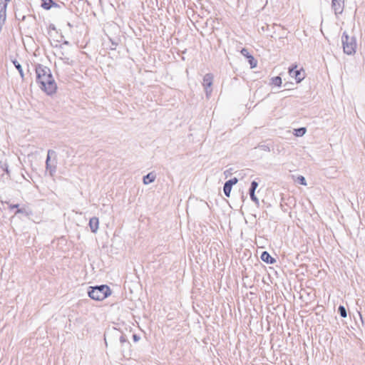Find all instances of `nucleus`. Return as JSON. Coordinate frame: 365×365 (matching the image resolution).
<instances>
[{"label": "nucleus", "mask_w": 365, "mask_h": 365, "mask_svg": "<svg viewBox=\"0 0 365 365\" xmlns=\"http://www.w3.org/2000/svg\"><path fill=\"white\" fill-rule=\"evenodd\" d=\"M6 1V4L4 6V9H6V2L9 1L10 0H4Z\"/></svg>", "instance_id": "29"}, {"label": "nucleus", "mask_w": 365, "mask_h": 365, "mask_svg": "<svg viewBox=\"0 0 365 365\" xmlns=\"http://www.w3.org/2000/svg\"><path fill=\"white\" fill-rule=\"evenodd\" d=\"M105 343L107 345V341H106V339L105 338Z\"/></svg>", "instance_id": "31"}, {"label": "nucleus", "mask_w": 365, "mask_h": 365, "mask_svg": "<svg viewBox=\"0 0 365 365\" xmlns=\"http://www.w3.org/2000/svg\"><path fill=\"white\" fill-rule=\"evenodd\" d=\"M260 258L263 262L267 264H272L276 262V259L272 257L267 251L262 252Z\"/></svg>", "instance_id": "13"}, {"label": "nucleus", "mask_w": 365, "mask_h": 365, "mask_svg": "<svg viewBox=\"0 0 365 365\" xmlns=\"http://www.w3.org/2000/svg\"><path fill=\"white\" fill-rule=\"evenodd\" d=\"M224 174H225V176H226V178H227V177H228V175H230V174H231V172H230V170H225V171L224 172Z\"/></svg>", "instance_id": "28"}, {"label": "nucleus", "mask_w": 365, "mask_h": 365, "mask_svg": "<svg viewBox=\"0 0 365 365\" xmlns=\"http://www.w3.org/2000/svg\"><path fill=\"white\" fill-rule=\"evenodd\" d=\"M60 58L61 60H63V63H66V64H68V65H71L72 64V61H70V58L66 57V56H64V53L63 52H61V56H60Z\"/></svg>", "instance_id": "21"}, {"label": "nucleus", "mask_w": 365, "mask_h": 365, "mask_svg": "<svg viewBox=\"0 0 365 365\" xmlns=\"http://www.w3.org/2000/svg\"><path fill=\"white\" fill-rule=\"evenodd\" d=\"M258 148L263 151L269 152L270 151V148L268 145L262 144L258 145Z\"/></svg>", "instance_id": "23"}, {"label": "nucleus", "mask_w": 365, "mask_h": 365, "mask_svg": "<svg viewBox=\"0 0 365 365\" xmlns=\"http://www.w3.org/2000/svg\"><path fill=\"white\" fill-rule=\"evenodd\" d=\"M41 7L46 10H49L52 7H59L58 4L55 3L53 0H41Z\"/></svg>", "instance_id": "15"}, {"label": "nucleus", "mask_w": 365, "mask_h": 365, "mask_svg": "<svg viewBox=\"0 0 365 365\" xmlns=\"http://www.w3.org/2000/svg\"><path fill=\"white\" fill-rule=\"evenodd\" d=\"M110 41H111V43H112V46H110V49L111 50H115V47L117 46V43L113 42L112 40H110Z\"/></svg>", "instance_id": "26"}, {"label": "nucleus", "mask_w": 365, "mask_h": 365, "mask_svg": "<svg viewBox=\"0 0 365 365\" xmlns=\"http://www.w3.org/2000/svg\"><path fill=\"white\" fill-rule=\"evenodd\" d=\"M338 312L339 313L340 316L343 318H346L347 317V312L346 308L340 305L338 308Z\"/></svg>", "instance_id": "19"}, {"label": "nucleus", "mask_w": 365, "mask_h": 365, "mask_svg": "<svg viewBox=\"0 0 365 365\" xmlns=\"http://www.w3.org/2000/svg\"><path fill=\"white\" fill-rule=\"evenodd\" d=\"M155 180V175L153 173H150L143 177V181L145 185H148Z\"/></svg>", "instance_id": "16"}, {"label": "nucleus", "mask_w": 365, "mask_h": 365, "mask_svg": "<svg viewBox=\"0 0 365 365\" xmlns=\"http://www.w3.org/2000/svg\"><path fill=\"white\" fill-rule=\"evenodd\" d=\"M344 0H331V6L336 14H341L344 9Z\"/></svg>", "instance_id": "11"}, {"label": "nucleus", "mask_w": 365, "mask_h": 365, "mask_svg": "<svg viewBox=\"0 0 365 365\" xmlns=\"http://www.w3.org/2000/svg\"><path fill=\"white\" fill-rule=\"evenodd\" d=\"M53 154H55V151H53L52 150H48L46 160V170L49 172V174L51 176H53L56 171V166L51 165L50 163L51 157Z\"/></svg>", "instance_id": "7"}, {"label": "nucleus", "mask_w": 365, "mask_h": 365, "mask_svg": "<svg viewBox=\"0 0 365 365\" xmlns=\"http://www.w3.org/2000/svg\"><path fill=\"white\" fill-rule=\"evenodd\" d=\"M1 169L4 170V172H6V175H9V170L8 169V166L5 165V168H3L1 166Z\"/></svg>", "instance_id": "24"}, {"label": "nucleus", "mask_w": 365, "mask_h": 365, "mask_svg": "<svg viewBox=\"0 0 365 365\" xmlns=\"http://www.w3.org/2000/svg\"><path fill=\"white\" fill-rule=\"evenodd\" d=\"M35 71L36 74V81L40 88L47 95L51 96L55 93L57 90V85L50 68L38 63L36 65Z\"/></svg>", "instance_id": "1"}, {"label": "nucleus", "mask_w": 365, "mask_h": 365, "mask_svg": "<svg viewBox=\"0 0 365 365\" xmlns=\"http://www.w3.org/2000/svg\"><path fill=\"white\" fill-rule=\"evenodd\" d=\"M25 19H26V16H23L21 17V21H24V20H25Z\"/></svg>", "instance_id": "30"}, {"label": "nucleus", "mask_w": 365, "mask_h": 365, "mask_svg": "<svg viewBox=\"0 0 365 365\" xmlns=\"http://www.w3.org/2000/svg\"><path fill=\"white\" fill-rule=\"evenodd\" d=\"M213 76L211 73H207L203 77V86L205 91L206 96H209L212 93L211 86L212 85Z\"/></svg>", "instance_id": "5"}, {"label": "nucleus", "mask_w": 365, "mask_h": 365, "mask_svg": "<svg viewBox=\"0 0 365 365\" xmlns=\"http://www.w3.org/2000/svg\"><path fill=\"white\" fill-rule=\"evenodd\" d=\"M258 187V182L255 180H253L251 182L250 187L249 189V194L251 200L258 206L259 204V200L255 195V190Z\"/></svg>", "instance_id": "10"}, {"label": "nucleus", "mask_w": 365, "mask_h": 365, "mask_svg": "<svg viewBox=\"0 0 365 365\" xmlns=\"http://www.w3.org/2000/svg\"><path fill=\"white\" fill-rule=\"evenodd\" d=\"M341 43L344 52L347 55H354L356 53V42L354 36L350 37L346 31H344L341 36Z\"/></svg>", "instance_id": "3"}, {"label": "nucleus", "mask_w": 365, "mask_h": 365, "mask_svg": "<svg viewBox=\"0 0 365 365\" xmlns=\"http://www.w3.org/2000/svg\"><path fill=\"white\" fill-rule=\"evenodd\" d=\"M133 341L136 342V341H139L140 336H138L137 334H133Z\"/></svg>", "instance_id": "25"}, {"label": "nucleus", "mask_w": 365, "mask_h": 365, "mask_svg": "<svg viewBox=\"0 0 365 365\" xmlns=\"http://www.w3.org/2000/svg\"><path fill=\"white\" fill-rule=\"evenodd\" d=\"M9 207L11 209L16 208V210L14 213V215L17 214H24L25 216H30L32 214V211L27 208L26 207L24 206L22 207H19V204H14V205H9Z\"/></svg>", "instance_id": "9"}, {"label": "nucleus", "mask_w": 365, "mask_h": 365, "mask_svg": "<svg viewBox=\"0 0 365 365\" xmlns=\"http://www.w3.org/2000/svg\"><path fill=\"white\" fill-rule=\"evenodd\" d=\"M241 53L245 56L248 59V62L252 68H255L257 66V61L255 58L249 53L247 48H242L241 50Z\"/></svg>", "instance_id": "12"}, {"label": "nucleus", "mask_w": 365, "mask_h": 365, "mask_svg": "<svg viewBox=\"0 0 365 365\" xmlns=\"http://www.w3.org/2000/svg\"><path fill=\"white\" fill-rule=\"evenodd\" d=\"M306 128L304 127L294 129V135L298 137H302L306 133Z\"/></svg>", "instance_id": "17"}, {"label": "nucleus", "mask_w": 365, "mask_h": 365, "mask_svg": "<svg viewBox=\"0 0 365 365\" xmlns=\"http://www.w3.org/2000/svg\"><path fill=\"white\" fill-rule=\"evenodd\" d=\"M12 62H13L14 66L16 67V68L19 71V72L21 75V77L23 78H24V72H23L21 65L16 60H14Z\"/></svg>", "instance_id": "18"}, {"label": "nucleus", "mask_w": 365, "mask_h": 365, "mask_svg": "<svg viewBox=\"0 0 365 365\" xmlns=\"http://www.w3.org/2000/svg\"><path fill=\"white\" fill-rule=\"evenodd\" d=\"M297 182L298 183H299L300 185H307L306 179L302 175H299V176L297 177Z\"/></svg>", "instance_id": "22"}, {"label": "nucleus", "mask_w": 365, "mask_h": 365, "mask_svg": "<svg viewBox=\"0 0 365 365\" xmlns=\"http://www.w3.org/2000/svg\"><path fill=\"white\" fill-rule=\"evenodd\" d=\"M297 66L289 68V74L294 78L297 83H300L304 78V73L302 69L297 70Z\"/></svg>", "instance_id": "6"}, {"label": "nucleus", "mask_w": 365, "mask_h": 365, "mask_svg": "<svg viewBox=\"0 0 365 365\" xmlns=\"http://www.w3.org/2000/svg\"><path fill=\"white\" fill-rule=\"evenodd\" d=\"M272 83L277 86L282 85V78L279 76H276L272 78Z\"/></svg>", "instance_id": "20"}, {"label": "nucleus", "mask_w": 365, "mask_h": 365, "mask_svg": "<svg viewBox=\"0 0 365 365\" xmlns=\"http://www.w3.org/2000/svg\"><path fill=\"white\" fill-rule=\"evenodd\" d=\"M237 182L238 179L237 178H233L225 182L223 186V192L226 197H229L230 196L232 187L234 185L237 184Z\"/></svg>", "instance_id": "8"}, {"label": "nucleus", "mask_w": 365, "mask_h": 365, "mask_svg": "<svg viewBox=\"0 0 365 365\" xmlns=\"http://www.w3.org/2000/svg\"><path fill=\"white\" fill-rule=\"evenodd\" d=\"M63 45H66V46H68V45H70V43H69V41H64L63 42V43H62V44H61V45L59 46V47H60V48H62Z\"/></svg>", "instance_id": "27"}, {"label": "nucleus", "mask_w": 365, "mask_h": 365, "mask_svg": "<svg viewBox=\"0 0 365 365\" xmlns=\"http://www.w3.org/2000/svg\"><path fill=\"white\" fill-rule=\"evenodd\" d=\"M121 344V352L123 357L130 356V343L127 340L125 335L121 334L119 337Z\"/></svg>", "instance_id": "4"}, {"label": "nucleus", "mask_w": 365, "mask_h": 365, "mask_svg": "<svg viewBox=\"0 0 365 365\" xmlns=\"http://www.w3.org/2000/svg\"><path fill=\"white\" fill-rule=\"evenodd\" d=\"M88 294L93 300L102 301L111 294V290L108 285H98L90 287Z\"/></svg>", "instance_id": "2"}, {"label": "nucleus", "mask_w": 365, "mask_h": 365, "mask_svg": "<svg viewBox=\"0 0 365 365\" xmlns=\"http://www.w3.org/2000/svg\"><path fill=\"white\" fill-rule=\"evenodd\" d=\"M89 227L92 232L96 233L98 230L99 220L96 217H93L89 220Z\"/></svg>", "instance_id": "14"}]
</instances>
